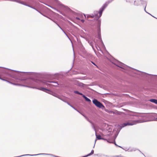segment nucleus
Masks as SVG:
<instances>
[{
    "label": "nucleus",
    "mask_w": 157,
    "mask_h": 157,
    "mask_svg": "<svg viewBox=\"0 0 157 157\" xmlns=\"http://www.w3.org/2000/svg\"><path fill=\"white\" fill-rule=\"evenodd\" d=\"M10 71H7L5 72V73H6V74L8 75L9 76L12 77H14V75H16L18 76L19 78H20L21 79V80H25V83L28 85V86H24L28 87L30 88H33L37 89L48 93H49L47 91H50V90L45 88L44 87H40L39 88H37V86H33L29 84V82H27V81L28 80L32 79L34 81L39 80V79H35L33 78H26L28 77L27 75L29 74L30 72H19L16 71H15L17 72V73L14 74L12 71V70L10 69Z\"/></svg>",
    "instance_id": "nucleus-1"
},
{
    "label": "nucleus",
    "mask_w": 157,
    "mask_h": 157,
    "mask_svg": "<svg viewBox=\"0 0 157 157\" xmlns=\"http://www.w3.org/2000/svg\"><path fill=\"white\" fill-rule=\"evenodd\" d=\"M27 82H29V84L31 86H42L43 85H46L47 86H54L57 87L59 85L58 82L54 81H47L44 80H37L36 81L33 80V79H30L28 80Z\"/></svg>",
    "instance_id": "nucleus-2"
},
{
    "label": "nucleus",
    "mask_w": 157,
    "mask_h": 157,
    "mask_svg": "<svg viewBox=\"0 0 157 157\" xmlns=\"http://www.w3.org/2000/svg\"><path fill=\"white\" fill-rule=\"evenodd\" d=\"M143 122H139L138 121H134L133 122H127L126 123H124L123 124H122V125H118L117 127L119 129H120V130L118 131V132H120V130L122 128H123L126 126L127 125H132L134 124H136L137 123H141Z\"/></svg>",
    "instance_id": "nucleus-3"
},
{
    "label": "nucleus",
    "mask_w": 157,
    "mask_h": 157,
    "mask_svg": "<svg viewBox=\"0 0 157 157\" xmlns=\"http://www.w3.org/2000/svg\"><path fill=\"white\" fill-rule=\"evenodd\" d=\"M113 0H108L107 2H106L105 4H104L99 9V17H98V19L100 18L102 16V13L103 12L104 10L107 7L108 5L112 2Z\"/></svg>",
    "instance_id": "nucleus-4"
},
{
    "label": "nucleus",
    "mask_w": 157,
    "mask_h": 157,
    "mask_svg": "<svg viewBox=\"0 0 157 157\" xmlns=\"http://www.w3.org/2000/svg\"><path fill=\"white\" fill-rule=\"evenodd\" d=\"M108 59L112 63L119 67L121 63L115 59L112 56L110 55L108 57H107Z\"/></svg>",
    "instance_id": "nucleus-5"
},
{
    "label": "nucleus",
    "mask_w": 157,
    "mask_h": 157,
    "mask_svg": "<svg viewBox=\"0 0 157 157\" xmlns=\"http://www.w3.org/2000/svg\"><path fill=\"white\" fill-rule=\"evenodd\" d=\"M92 102L94 104L99 108H101L102 109L105 108V106L103 105L97 99H94L92 100Z\"/></svg>",
    "instance_id": "nucleus-6"
},
{
    "label": "nucleus",
    "mask_w": 157,
    "mask_h": 157,
    "mask_svg": "<svg viewBox=\"0 0 157 157\" xmlns=\"http://www.w3.org/2000/svg\"><path fill=\"white\" fill-rule=\"evenodd\" d=\"M119 67L125 70L126 71L125 72L126 73L128 72V71H130V69H132V68L128 67L122 63H121V64L120 65Z\"/></svg>",
    "instance_id": "nucleus-7"
},
{
    "label": "nucleus",
    "mask_w": 157,
    "mask_h": 157,
    "mask_svg": "<svg viewBox=\"0 0 157 157\" xmlns=\"http://www.w3.org/2000/svg\"><path fill=\"white\" fill-rule=\"evenodd\" d=\"M74 93L75 94L80 95L85 99V100L87 101L90 102L91 100L88 98H87L82 93H80L78 91L75 90L74 91Z\"/></svg>",
    "instance_id": "nucleus-8"
},
{
    "label": "nucleus",
    "mask_w": 157,
    "mask_h": 157,
    "mask_svg": "<svg viewBox=\"0 0 157 157\" xmlns=\"http://www.w3.org/2000/svg\"><path fill=\"white\" fill-rule=\"evenodd\" d=\"M83 116L85 117V118L89 122H90L91 124L92 125V128L94 129V130L95 131V132H96V130L95 129V127L94 126V124L93 123L90 121L89 120V119L87 118L85 115H83Z\"/></svg>",
    "instance_id": "nucleus-9"
},
{
    "label": "nucleus",
    "mask_w": 157,
    "mask_h": 157,
    "mask_svg": "<svg viewBox=\"0 0 157 157\" xmlns=\"http://www.w3.org/2000/svg\"><path fill=\"white\" fill-rule=\"evenodd\" d=\"M137 149L136 148L132 147H129L127 150H125L126 151H128V152H132L133 151H135Z\"/></svg>",
    "instance_id": "nucleus-10"
},
{
    "label": "nucleus",
    "mask_w": 157,
    "mask_h": 157,
    "mask_svg": "<svg viewBox=\"0 0 157 157\" xmlns=\"http://www.w3.org/2000/svg\"><path fill=\"white\" fill-rule=\"evenodd\" d=\"M98 13H99V11L98 12V11L97 10H95L94 12V13H93L94 16L96 17L97 20H98L99 19V18L98 19V17H99V16H98Z\"/></svg>",
    "instance_id": "nucleus-11"
},
{
    "label": "nucleus",
    "mask_w": 157,
    "mask_h": 157,
    "mask_svg": "<svg viewBox=\"0 0 157 157\" xmlns=\"http://www.w3.org/2000/svg\"><path fill=\"white\" fill-rule=\"evenodd\" d=\"M85 18L86 17V16H87L86 17L87 18L91 17L92 18H93L95 16H94V14H87L86 15H84Z\"/></svg>",
    "instance_id": "nucleus-12"
},
{
    "label": "nucleus",
    "mask_w": 157,
    "mask_h": 157,
    "mask_svg": "<svg viewBox=\"0 0 157 157\" xmlns=\"http://www.w3.org/2000/svg\"><path fill=\"white\" fill-rule=\"evenodd\" d=\"M95 135L96 137V138L97 140H105L104 139L101 137V136L100 135H97L96 132H95Z\"/></svg>",
    "instance_id": "nucleus-13"
},
{
    "label": "nucleus",
    "mask_w": 157,
    "mask_h": 157,
    "mask_svg": "<svg viewBox=\"0 0 157 157\" xmlns=\"http://www.w3.org/2000/svg\"><path fill=\"white\" fill-rule=\"evenodd\" d=\"M149 101L152 102L154 103L155 104H157V99H151L149 100Z\"/></svg>",
    "instance_id": "nucleus-14"
},
{
    "label": "nucleus",
    "mask_w": 157,
    "mask_h": 157,
    "mask_svg": "<svg viewBox=\"0 0 157 157\" xmlns=\"http://www.w3.org/2000/svg\"><path fill=\"white\" fill-rule=\"evenodd\" d=\"M78 85L79 86L82 87H85L86 85V84H84L83 83H82L80 82H78Z\"/></svg>",
    "instance_id": "nucleus-15"
},
{
    "label": "nucleus",
    "mask_w": 157,
    "mask_h": 157,
    "mask_svg": "<svg viewBox=\"0 0 157 157\" xmlns=\"http://www.w3.org/2000/svg\"><path fill=\"white\" fill-rule=\"evenodd\" d=\"M67 104H68V105H69L70 106H71V107H72L74 109H75V110H76L77 111H78L79 113H80L81 114L82 116H83V115L82 113H81L78 110H77L76 109H75L74 107H73L72 105H71L69 102H67Z\"/></svg>",
    "instance_id": "nucleus-16"
},
{
    "label": "nucleus",
    "mask_w": 157,
    "mask_h": 157,
    "mask_svg": "<svg viewBox=\"0 0 157 157\" xmlns=\"http://www.w3.org/2000/svg\"><path fill=\"white\" fill-rule=\"evenodd\" d=\"M26 6L29 7H30L31 8H32L34 9H35V10H36L37 11H38L39 13H40L41 14H42V15H43V14L41 12H40V11H39V10H37L35 8L30 6V5H27Z\"/></svg>",
    "instance_id": "nucleus-17"
},
{
    "label": "nucleus",
    "mask_w": 157,
    "mask_h": 157,
    "mask_svg": "<svg viewBox=\"0 0 157 157\" xmlns=\"http://www.w3.org/2000/svg\"><path fill=\"white\" fill-rule=\"evenodd\" d=\"M121 114V112H119L117 110H114V114H115L116 115H120Z\"/></svg>",
    "instance_id": "nucleus-18"
},
{
    "label": "nucleus",
    "mask_w": 157,
    "mask_h": 157,
    "mask_svg": "<svg viewBox=\"0 0 157 157\" xmlns=\"http://www.w3.org/2000/svg\"><path fill=\"white\" fill-rule=\"evenodd\" d=\"M88 42L90 44V45L92 46V47L93 49V50H94V46L93 45V42L92 41H90L89 40V41H88Z\"/></svg>",
    "instance_id": "nucleus-19"
},
{
    "label": "nucleus",
    "mask_w": 157,
    "mask_h": 157,
    "mask_svg": "<svg viewBox=\"0 0 157 157\" xmlns=\"http://www.w3.org/2000/svg\"><path fill=\"white\" fill-rule=\"evenodd\" d=\"M98 38L100 40V41L101 42L102 44H103V42L101 38V34L100 33H98Z\"/></svg>",
    "instance_id": "nucleus-20"
},
{
    "label": "nucleus",
    "mask_w": 157,
    "mask_h": 157,
    "mask_svg": "<svg viewBox=\"0 0 157 157\" xmlns=\"http://www.w3.org/2000/svg\"><path fill=\"white\" fill-rule=\"evenodd\" d=\"M107 130L109 131V132H110V130H111V126L109 125H107Z\"/></svg>",
    "instance_id": "nucleus-21"
},
{
    "label": "nucleus",
    "mask_w": 157,
    "mask_h": 157,
    "mask_svg": "<svg viewBox=\"0 0 157 157\" xmlns=\"http://www.w3.org/2000/svg\"><path fill=\"white\" fill-rule=\"evenodd\" d=\"M43 16H44V17H47L49 19H50L52 21H53L54 23H55L56 25L57 24H58L56 22V21H54V20H53L52 19L50 18V17H48L44 15L43 14Z\"/></svg>",
    "instance_id": "nucleus-22"
},
{
    "label": "nucleus",
    "mask_w": 157,
    "mask_h": 157,
    "mask_svg": "<svg viewBox=\"0 0 157 157\" xmlns=\"http://www.w3.org/2000/svg\"><path fill=\"white\" fill-rule=\"evenodd\" d=\"M43 16H44V17H47L49 19H50L52 21H53L54 23H55L56 25L57 24H58L56 22V21H54V20H53L52 19L50 18V17H48L44 15L43 14Z\"/></svg>",
    "instance_id": "nucleus-23"
},
{
    "label": "nucleus",
    "mask_w": 157,
    "mask_h": 157,
    "mask_svg": "<svg viewBox=\"0 0 157 157\" xmlns=\"http://www.w3.org/2000/svg\"><path fill=\"white\" fill-rule=\"evenodd\" d=\"M57 25H58V26L60 29L61 30H62V31L64 32V33L67 35V34L59 26V25L58 24H57Z\"/></svg>",
    "instance_id": "nucleus-24"
},
{
    "label": "nucleus",
    "mask_w": 157,
    "mask_h": 157,
    "mask_svg": "<svg viewBox=\"0 0 157 157\" xmlns=\"http://www.w3.org/2000/svg\"><path fill=\"white\" fill-rule=\"evenodd\" d=\"M141 4L143 5L144 4H145L146 5V3L145 1H143V0H141Z\"/></svg>",
    "instance_id": "nucleus-25"
},
{
    "label": "nucleus",
    "mask_w": 157,
    "mask_h": 157,
    "mask_svg": "<svg viewBox=\"0 0 157 157\" xmlns=\"http://www.w3.org/2000/svg\"><path fill=\"white\" fill-rule=\"evenodd\" d=\"M52 95L53 96H55V97H56V98H59V95H58L57 94H52Z\"/></svg>",
    "instance_id": "nucleus-26"
},
{
    "label": "nucleus",
    "mask_w": 157,
    "mask_h": 157,
    "mask_svg": "<svg viewBox=\"0 0 157 157\" xmlns=\"http://www.w3.org/2000/svg\"><path fill=\"white\" fill-rule=\"evenodd\" d=\"M146 7V5H145V8H144V10L145 11L146 13H147L148 14H150V15H151V16H152L153 17H154L151 14H150V13H147V12H146V10H145Z\"/></svg>",
    "instance_id": "nucleus-27"
},
{
    "label": "nucleus",
    "mask_w": 157,
    "mask_h": 157,
    "mask_svg": "<svg viewBox=\"0 0 157 157\" xmlns=\"http://www.w3.org/2000/svg\"><path fill=\"white\" fill-rule=\"evenodd\" d=\"M98 20V25H99V26H100V25H101V21L99 20Z\"/></svg>",
    "instance_id": "nucleus-28"
},
{
    "label": "nucleus",
    "mask_w": 157,
    "mask_h": 157,
    "mask_svg": "<svg viewBox=\"0 0 157 157\" xmlns=\"http://www.w3.org/2000/svg\"><path fill=\"white\" fill-rule=\"evenodd\" d=\"M0 79H1V80H3L5 81H7V82H9V81H7V80H5V79H3V78H1V77H0Z\"/></svg>",
    "instance_id": "nucleus-29"
},
{
    "label": "nucleus",
    "mask_w": 157,
    "mask_h": 157,
    "mask_svg": "<svg viewBox=\"0 0 157 157\" xmlns=\"http://www.w3.org/2000/svg\"><path fill=\"white\" fill-rule=\"evenodd\" d=\"M114 111H110L109 112V113L111 114H114Z\"/></svg>",
    "instance_id": "nucleus-30"
},
{
    "label": "nucleus",
    "mask_w": 157,
    "mask_h": 157,
    "mask_svg": "<svg viewBox=\"0 0 157 157\" xmlns=\"http://www.w3.org/2000/svg\"><path fill=\"white\" fill-rule=\"evenodd\" d=\"M114 144H115V145L116 146H118V147H120L122 148L121 146H118L117 145V144H116V143H115V141H114Z\"/></svg>",
    "instance_id": "nucleus-31"
},
{
    "label": "nucleus",
    "mask_w": 157,
    "mask_h": 157,
    "mask_svg": "<svg viewBox=\"0 0 157 157\" xmlns=\"http://www.w3.org/2000/svg\"><path fill=\"white\" fill-rule=\"evenodd\" d=\"M57 12H59L60 13L62 14L63 15H64L60 11H59L58 10L55 9Z\"/></svg>",
    "instance_id": "nucleus-32"
},
{
    "label": "nucleus",
    "mask_w": 157,
    "mask_h": 157,
    "mask_svg": "<svg viewBox=\"0 0 157 157\" xmlns=\"http://www.w3.org/2000/svg\"><path fill=\"white\" fill-rule=\"evenodd\" d=\"M94 43H95V44L96 47V48L98 50H99L98 49V47H97V45H96V43H95V40H94Z\"/></svg>",
    "instance_id": "nucleus-33"
},
{
    "label": "nucleus",
    "mask_w": 157,
    "mask_h": 157,
    "mask_svg": "<svg viewBox=\"0 0 157 157\" xmlns=\"http://www.w3.org/2000/svg\"><path fill=\"white\" fill-rule=\"evenodd\" d=\"M61 100L66 103H67V101H66L65 100H64L63 99Z\"/></svg>",
    "instance_id": "nucleus-34"
},
{
    "label": "nucleus",
    "mask_w": 157,
    "mask_h": 157,
    "mask_svg": "<svg viewBox=\"0 0 157 157\" xmlns=\"http://www.w3.org/2000/svg\"><path fill=\"white\" fill-rule=\"evenodd\" d=\"M121 157V155H116L114 156V157Z\"/></svg>",
    "instance_id": "nucleus-35"
},
{
    "label": "nucleus",
    "mask_w": 157,
    "mask_h": 157,
    "mask_svg": "<svg viewBox=\"0 0 157 157\" xmlns=\"http://www.w3.org/2000/svg\"><path fill=\"white\" fill-rule=\"evenodd\" d=\"M96 140H95V143H94V147H93V148H94V147L95 145V143H96Z\"/></svg>",
    "instance_id": "nucleus-36"
},
{
    "label": "nucleus",
    "mask_w": 157,
    "mask_h": 157,
    "mask_svg": "<svg viewBox=\"0 0 157 157\" xmlns=\"http://www.w3.org/2000/svg\"><path fill=\"white\" fill-rule=\"evenodd\" d=\"M59 99H60L61 100H62L63 99L59 96Z\"/></svg>",
    "instance_id": "nucleus-37"
},
{
    "label": "nucleus",
    "mask_w": 157,
    "mask_h": 157,
    "mask_svg": "<svg viewBox=\"0 0 157 157\" xmlns=\"http://www.w3.org/2000/svg\"><path fill=\"white\" fill-rule=\"evenodd\" d=\"M92 63L94 65L96 66L97 67V66L95 64V63H94L93 62H92Z\"/></svg>",
    "instance_id": "nucleus-38"
},
{
    "label": "nucleus",
    "mask_w": 157,
    "mask_h": 157,
    "mask_svg": "<svg viewBox=\"0 0 157 157\" xmlns=\"http://www.w3.org/2000/svg\"><path fill=\"white\" fill-rule=\"evenodd\" d=\"M76 19H78V20H80V18H79L78 17H76Z\"/></svg>",
    "instance_id": "nucleus-39"
},
{
    "label": "nucleus",
    "mask_w": 157,
    "mask_h": 157,
    "mask_svg": "<svg viewBox=\"0 0 157 157\" xmlns=\"http://www.w3.org/2000/svg\"><path fill=\"white\" fill-rule=\"evenodd\" d=\"M118 134V133L117 134V135H115V138H116L117 136V135Z\"/></svg>",
    "instance_id": "nucleus-40"
},
{
    "label": "nucleus",
    "mask_w": 157,
    "mask_h": 157,
    "mask_svg": "<svg viewBox=\"0 0 157 157\" xmlns=\"http://www.w3.org/2000/svg\"><path fill=\"white\" fill-rule=\"evenodd\" d=\"M149 75H151V74H149ZM154 76H157V75H154Z\"/></svg>",
    "instance_id": "nucleus-41"
},
{
    "label": "nucleus",
    "mask_w": 157,
    "mask_h": 157,
    "mask_svg": "<svg viewBox=\"0 0 157 157\" xmlns=\"http://www.w3.org/2000/svg\"><path fill=\"white\" fill-rule=\"evenodd\" d=\"M82 21V22H84V20H81Z\"/></svg>",
    "instance_id": "nucleus-42"
},
{
    "label": "nucleus",
    "mask_w": 157,
    "mask_h": 157,
    "mask_svg": "<svg viewBox=\"0 0 157 157\" xmlns=\"http://www.w3.org/2000/svg\"><path fill=\"white\" fill-rule=\"evenodd\" d=\"M53 156L55 157H59V156Z\"/></svg>",
    "instance_id": "nucleus-43"
},
{
    "label": "nucleus",
    "mask_w": 157,
    "mask_h": 157,
    "mask_svg": "<svg viewBox=\"0 0 157 157\" xmlns=\"http://www.w3.org/2000/svg\"><path fill=\"white\" fill-rule=\"evenodd\" d=\"M142 154L144 155V156H145V155H144L143 153H142Z\"/></svg>",
    "instance_id": "nucleus-44"
},
{
    "label": "nucleus",
    "mask_w": 157,
    "mask_h": 157,
    "mask_svg": "<svg viewBox=\"0 0 157 157\" xmlns=\"http://www.w3.org/2000/svg\"><path fill=\"white\" fill-rule=\"evenodd\" d=\"M127 149H124L125 151L127 150Z\"/></svg>",
    "instance_id": "nucleus-45"
},
{
    "label": "nucleus",
    "mask_w": 157,
    "mask_h": 157,
    "mask_svg": "<svg viewBox=\"0 0 157 157\" xmlns=\"http://www.w3.org/2000/svg\"><path fill=\"white\" fill-rule=\"evenodd\" d=\"M106 156L108 157V156L107 155H106Z\"/></svg>",
    "instance_id": "nucleus-46"
},
{
    "label": "nucleus",
    "mask_w": 157,
    "mask_h": 157,
    "mask_svg": "<svg viewBox=\"0 0 157 157\" xmlns=\"http://www.w3.org/2000/svg\"><path fill=\"white\" fill-rule=\"evenodd\" d=\"M55 1H56L57 0H55Z\"/></svg>",
    "instance_id": "nucleus-47"
},
{
    "label": "nucleus",
    "mask_w": 157,
    "mask_h": 157,
    "mask_svg": "<svg viewBox=\"0 0 157 157\" xmlns=\"http://www.w3.org/2000/svg\"><path fill=\"white\" fill-rule=\"evenodd\" d=\"M1 67H0V68H1Z\"/></svg>",
    "instance_id": "nucleus-48"
},
{
    "label": "nucleus",
    "mask_w": 157,
    "mask_h": 157,
    "mask_svg": "<svg viewBox=\"0 0 157 157\" xmlns=\"http://www.w3.org/2000/svg\"><path fill=\"white\" fill-rule=\"evenodd\" d=\"M156 119H157V117H156Z\"/></svg>",
    "instance_id": "nucleus-49"
}]
</instances>
